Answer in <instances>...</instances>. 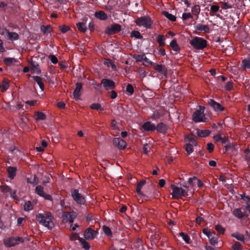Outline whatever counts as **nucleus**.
I'll return each instance as SVG.
<instances>
[{"label": "nucleus", "instance_id": "f257e3e1", "mask_svg": "<svg viewBox=\"0 0 250 250\" xmlns=\"http://www.w3.org/2000/svg\"><path fill=\"white\" fill-rule=\"evenodd\" d=\"M36 218L41 224L49 229H51L54 227V224L52 221L54 217L50 212H46L44 214L39 213L36 215Z\"/></svg>", "mask_w": 250, "mask_h": 250}, {"label": "nucleus", "instance_id": "f03ea898", "mask_svg": "<svg viewBox=\"0 0 250 250\" xmlns=\"http://www.w3.org/2000/svg\"><path fill=\"white\" fill-rule=\"evenodd\" d=\"M190 44L196 49H203L207 45L206 40L202 38L195 37L189 42Z\"/></svg>", "mask_w": 250, "mask_h": 250}, {"label": "nucleus", "instance_id": "7ed1b4c3", "mask_svg": "<svg viewBox=\"0 0 250 250\" xmlns=\"http://www.w3.org/2000/svg\"><path fill=\"white\" fill-rule=\"evenodd\" d=\"M135 22L138 26H143L146 28H150L151 27L152 21L150 18L148 16H143L137 18Z\"/></svg>", "mask_w": 250, "mask_h": 250}, {"label": "nucleus", "instance_id": "20e7f679", "mask_svg": "<svg viewBox=\"0 0 250 250\" xmlns=\"http://www.w3.org/2000/svg\"><path fill=\"white\" fill-rule=\"evenodd\" d=\"M71 196L74 200L78 204L84 205L85 200L84 197L79 192L78 189H74L71 190Z\"/></svg>", "mask_w": 250, "mask_h": 250}, {"label": "nucleus", "instance_id": "39448f33", "mask_svg": "<svg viewBox=\"0 0 250 250\" xmlns=\"http://www.w3.org/2000/svg\"><path fill=\"white\" fill-rule=\"evenodd\" d=\"M199 109L196 110L192 115V120L196 123L201 122L202 121V118L204 117L205 107L199 106Z\"/></svg>", "mask_w": 250, "mask_h": 250}, {"label": "nucleus", "instance_id": "423d86ee", "mask_svg": "<svg viewBox=\"0 0 250 250\" xmlns=\"http://www.w3.org/2000/svg\"><path fill=\"white\" fill-rule=\"evenodd\" d=\"M121 30V26L118 23L112 24L110 26L105 28V33L108 35L116 34Z\"/></svg>", "mask_w": 250, "mask_h": 250}, {"label": "nucleus", "instance_id": "0eeeda50", "mask_svg": "<svg viewBox=\"0 0 250 250\" xmlns=\"http://www.w3.org/2000/svg\"><path fill=\"white\" fill-rule=\"evenodd\" d=\"M101 84L106 90L113 89L116 86L115 83L111 80L108 79H103L101 81Z\"/></svg>", "mask_w": 250, "mask_h": 250}, {"label": "nucleus", "instance_id": "6e6552de", "mask_svg": "<svg viewBox=\"0 0 250 250\" xmlns=\"http://www.w3.org/2000/svg\"><path fill=\"white\" fill-rule=\"evenodd\" d=\"M83 89V83L81 82H77L76 83V88L73 93L74 98L76 100L80 99Z\"/></svg>", "mask_w": 250, "mask_h": 250}, {"label": "nucleus", "instance_id": "1a4fd4ad", "mask_svg": "<svg viewBox=\"0 0 250 250\" xmlns=\"http://www.w3.org/2000/svg\"><path fill=\"white\" fill-rule=\"evenodd\" d=\"M63 221L65 222H69L72 223L74 221V219L77 217L76 212L72 211L69 213L67 212H63L62 215Z\"/></svg>", "mask_w": 250, "mask_h": 250}, {"label": "nucleus", "instance_id": "9d476101", "mask_svg": "<svg viewBox=\"0 0 250 250\" xmlns=\"http://www.w3.org/2000/svg\"><path fill=\"white\" fill-rule=\"evenodd\" d=\"M98 234V231L88 228L84 231V237L86 240H93Z\"/></svg>", "mask_w": 250, "mask_h": 250}, {"label": "nucleus", "instance_id": "9b49d317", "mask_svg": "<svg viewBox=\"0 0 250 250\" xmlns=\"http://www.w3.org/2000/svg\"><path fill=\"white\" fill-rule=\"evenodd\" d=\"M113 143L119 149H124L126 146L125 141L120 138H114L113 140Z\"/></svg>", "mask_w": 250, "mask_h": 250}, {"label": "nucleus", "instance_id": "f8f14e48", "mask_svg": "<svg viewBox=\"0 0 250 250\" xmlns=\"http://www.w3.org/2000/svg\"><path fill=\"white\" fill-rule=\"evenodd\" d=\"M133 58L137 62H143V64L146 66L152 64V62L146 58L145 54L142 55L135 54L133 56Z\"/></svg>", "mask_w": 250, "mask_h": 250}, {"label": "nucleus", "instance_id": "ddd939ff", "mask_svg": "<svg viewBox=\"0 0 250 250\" xmlns=\"http://www.w3.org/2000/svg\"><path fill=\"white\" fill-rule=\"evenodd\" d=\"M209 105L215 111H221L224 109V107L219 103L212 99H209L208 102Z\"/></svg>", "mask_w": 250, "mask_h": 250}, {"label": "nucleus", "instance_id": "4468645a", "mask_svg": "<svg viewBox=\"0 0 250 250\" xmlns=\"http://www.w3.org/2000/svg\"><path fill=\"white\" fill-rule=\"evenodd\" d=\"M170 188L172 189V193H171L172 198L173 199H179L181 198V188L176 187L174 185H171Z\"/></svg>", "mask_w": 250, "mask_h": 250}, {"label": "nucleus", "instance_id": "2eb2a0df", "mask_svg": "<svg viewBox=\"0 0 250 250\" xmlns=\"http://www.w3.org/2000/svg\"><path fill=\"white\" fill-rule=\"evenodd\" d=\"M146 182L145 180H142L138 182L136 186V192L139 195H140L141 196H142L143 197L148 198V196L143 193V192L141 191V188L143 187V186L146 184Z\"/></svg>", "mask_w": 250, "mask_h": 250}, {"label": "nucleus", "instance_id": "dca6fc26", "mask_svg": "<svg viewBox=\"0 0 250 250\" xmlns=\"http://www.w3.org/2000/svg\"><path fill=\"white\" fill-rule=\"evenodd\" d=\"M154 69L159 73H162L167 77V70L164 65L156 64L154 66Z\"/></svg>", "mask_w": 250, "mask_h": 250}, {"label": "nucleus", "instance_id": "f3484780", "mask_svg": "<svg viewBox=\"0 0 250 250\" xmlns=\"http://www.w3.org/2000/svg\"><path fill=\"white\" fill-rule=\"evenodd\" d=\"M155 129H156L158 132L165 134L168 129V126L167 125L161 122L157 125Z\"/></svg>", "mask_w": 250, "mask_h": 250}, {"label": "nucleus", "instance_id": "a211bd4d", "mask_svg": "<svg viewBox=\"0 0 250 250\" xmlns=\"http://www.w3.org/2000/svg\"><path fill=\"white\" fill-rule=\"evenodd\" d=\"M142 128L144 129V130L147 131H152L156 129L155 125L153 124H151L150 122H147L144 123L142 125Z\"/></svg>", "mask_w": 250, "mask_h": 250}, {"label": "nucleus", "instance_id": "6ab92c4d", "mask_svg": "<svg viewBox=\"0 0 250 250\" xmlns=\"http://www.w3.org/2000/svg\"><path fill=\"white\" fill-rule=\"evenodd\" d=\"M7 171L8 174V177L11 179H13L16 175L17 168L16 167L10 166L7 168Z\"/></svg>", "mask_w": 250, "mask_h": 250}, {"label": "nucleus", "instance_id": "aec40b11", "mask_svg": "<svg viewBox=\"0 0 250 250\" xmlns=\"http://www.w3.org/2000/svg\"><path fill=\"white\" fill-rule=\"evenodd\" d=\"M195 30L197 31H204L205 33H208L210 31L208 25L201 24H198L195 26Z\"/></svg>", "mask_w": 250, "mask_h": 250}, {"label": "nucleus", "instance_id": "412c9836", "mask_svg": "<svg viewBox=\"0 0 250 250\" xmlns=\"http://www.w3.org/2000/svg\"><path fill=\"white\" fill-rule=\"evenodd\" d=\"M18 242H16V240L15 237L10 238L6 241H4V245L7 247H12L17 245Z\"/></svg>", "mask_w": 250, "mask_h": 250}, {"label": "nucleus", "instance_id": "4be33fe9", "mask_svg": "<svg viewBox=\"0 0 250 250\" xmlns=\"http://www.w3.org/2000/svg\"><path fill=\"white\" fill-rule=\"evenodd\" d=\"M95 16L101 20H106L107 19V15L103 11H99L96 12L95 13Z\"/></svg>", "mask_w": 250, "mask_h": 250}, {"label": "nucleus", "instance_id": "5701e85b", "mask_svg": "<svg viewBox=\"0 0 250 250\" xmlns=\"http://www.w3.org/2000/svg\"><path fill=\"white\" fill-rule=\"evenodd\" d=\"M211 236L209 239V243L211 245H215L218 243V235L215 231H212L211 232Z\"/></svg>", "mask_w": 250, "mask_h": 250}, {"label": "nucleus", "instance_id": "b1692460", "mask_svg": "<svg viewBox=\"0 0 250 250\" xmlns=\"http://www.w3.org/2000/svg\"><path fill=\"white\" fill-rule=\"evenodd\" d=\"M197 133L198 136L200 137H206L208 136L211 133L209 130H201L197 129Z\"/></svg>", "mask_w": 250, "mask_h": 250}, {"label": "nucleus", "instance_id": "393cba45", "mask_svg": "<svg viewBox=\"0 0 250 250\" xmlns=\"http://www.w3.org/2000/svg\"><path fill=\"white\" fill-rule=\"evenodd\" d=\"M243 208H235L233 211V214L237 218L241 219L243 218Z\"/></svg>", "mask_w": 250, "mask_h": 250}, {"label": "nucleus", "instance_id": "a878e982", "mask_svg": "<svg viewBox=\"0 0 250 250\" xmlns=\"http://www.w3.org/2000/svg\"><path fill=\"white\" fill-rule=\"evenodd\" d=\"M32 78L37 83L41 90H43L44 88V85L42 81V78L37 76H32Z\"/></svg>", "mask_w": 250, "mask_h": 250}, {"label": "nucleus", "instance_id": "bb28decb", "mask_svg": "<svg viewBox=\"0 0 250 250\" xmlns=\"http://www.w3.org/2000/svg\"><path fill=\"white\" fill-rule=\"evenodd\" d=\"M162 14L169 21H175L176 20V17L175 16L169 13L167 11H162Z\"/></svg>", "mask_w": 250, "mask_h": 250}, {"label": "nucleus", "instance_id": "cd10ccee", "mask_svg": "<svg viewBox=\"0 0 250 250\" xmlns=\"http://www.w3.org/2000/svg\"><path fill=\"white\" fill-rule=\"evenodd\" d=\"M196 137L193 134H191L190 136H188L186 137V141H188L189 143H191L192 145H194V146H196L197 145V142L196 140Z\"/></svg>", "mask_w": 250, "mask_h": 250}, {"label": "nucleus", "instance_id": "c85d7f7f", "mask_svg": "<svg viewBox=\"0 0 250 250\" xmlns=\"http://www.w3.org/2000/svg\"><path fill=\"white\" fill-rule=\"evenodd\" d=\"M30 63L32 66L31 70H33L34 72L36 71L37 74H40L41 73V70L39 67V64L33 61Z\"/></svg>", "mask_w": 250, "mask_h": 250}, {"label": "nucleus", "instance_id": "c756f323", "mask_svg": "<svg viewBox=\"0 0 250 250\" xmlns=\"http://www.w3.org/2000/svg\"><path fill=\"white\" fill-rule=\"evenodd\" d=\"M4 63L7 66H11L13 63L17 62H18L16 59L14 58H6L3 60Z\"/></svg>", "mask_w": 250, "mask_h": 250}, {"label": "nucleus", "instance_id": "7c9ffc66", "mask_svg": "<svg viewBox=\"0 0 250 250\" xmlns=\"http://www.w3.org/2000/svg\"><path fill=\"white\" fill-rule=\"evenodd\" d=\"M78 240L82 245L83 249L86 250H88L90 249V246L89 243L87 242L85 239L82 238H79Z\"/></svg>", "mask_w": 250, "mask_h": 250}, {"label": "nucleus", "instance_id": "2f4dec72", "mask_svg": "<svg viewBox=\"0 0 250 250\" xmlns=\"http://www.w3.org/2000/svg\"><path fill=\"white\" fill-rule=\"evenodd\" d=\"M213 139L217 142L221 141L222 144H225L227 142H229V139L228 138L225 137L222 138L220 135L217 134L213 136Z\"/></svg>", "mask_w": 250, "mask_h": 250}, {"label": "nucleus", "instance_id": "473e14b6", "mask_svg": "<svg viewBox=\"0 0 250 250\" xmlns=\"http://www.w3.org/2000/svg\"><path fill=\"white\" fill-rule=\"evenodd\" d=\"M9 86V81L4 79L2 82V84L0 85V88H1V91L4 92L8 88Z\"/></svg>", "mask_w": 250, "mask_h": 250}, {"label": "nucleus", "instance_id": "72a5a7b5", "mask_svg": "<svg viewBox=\"0 0 250 250\" xmlns=\"http://www.w3.org/2000/svg\"><path fill=\"white\" fill-rule=\"evenodd\" d=\"M41 30L44 34H47L51 32V26L50 25H47V26L42 25L41 26Z\"/></svg>", "mask_w": 250, "mask_h": 250}, {"label": "nucleus", "instance_id": "f704fd0d", "mask_svg": "<svg viewBox=\"0 0 250 250\" xmlns=\"http://www.w3.org/2000/svg\"><path fill=\"white\" fill-rule=\"evenodd\" d=\"M8 34V38L11 40H16L19 38L18 34L16 32H9L7 29H5Z\"/></svg>", "mask_w": 250, "mask_h": 250}, {"label": "nucleus", "instance_id": "c9c22d12", "mask_svg": "<svg viewBox=\"0 0 250 250\" xmlns=\"http://www.w3.org/2000/svg\"><path fill=\"white\" fill-rule=\"evenodd\" d=\"M78 29L81 32H85L86 31V26L84 22H79L76 24Z\"/></svg>", "mask_w": 250, "mask_h": 250}, {"label": "nucleus", "instance_id": "e433bc0d", "mask_svg": "<svg viewBox=\"0 0 250 250\" xmlns=\"http://www.w3.org/2000/svg\"><path fill=\"white\" fill-rule=\"evenodd\" d=\"M232 237H235L236 239L241 242H245V237L243 234H240L238 232L233 233L231 234Z\"/></svg>", "mask_w": 250, "mask_h": 250}, {"label": "nucleus", "instance_id": "4c0bfd02", "mask_svg": "<svg viewBox=\"0 0 250 250\" xmlns=\"http://www.w3.org/2000/svg\"><path fill=\"white\" fill-rule=\"evenodd\" d=\"M170 45L174 51H179L180 50V48L178 43H177L176 39L173 40L170 42Z\"/></svg>", "mask_w": 250, "mask_h": 250}, {"label": "nucleus", "instance_id": "58836bf2", "mask_svg": "<svg viewBox=\"0 0 250 250\" xmlns=\"http://www.w3.org/2000/svg\"><path fill=\"white\" fill-rule=\"evenodd\" d=\"M115 107L116 108L118 115H122L124 113L125 109L122 104H117Z\"/></svg>", "mask_w": 250, "mask_h": 250}, {"label": "nucleus", "instance_id": "ea45409f", "mask_svg": "<svg viewBox=\"0 0 250 250\" xmlns=\"http://www.w3.org/2000/svg\"><path fill=\"white\" fill-rule=\"evenodd\" d=\"M148 190L146 191V192L149 194H151L152 192H153V194L154 195H156V193L157 192L156 191L155 186L151 183L149 186L148 187Z\"/></svg>", "mask_w": 250, "mask_h": 250}, {"label": "nucleus", "instance_id": "a19ab883", "mask_svg": "<svg viewBox=\"0 0 250 250\" xmlns=\"http://www.w3.org/2000/svg\"><path fill=\"white\" fill-rule=\"evenodd\" d=\"M35 192L39 196H42L44 193L43 188L41 186H37L35 188Z\"/></svg>", "mask_w": 250, "mask_h": 250}, {"label": "nucleus", "instance_id": "79ce46f5", "mask_svg": "<svg viewBox=\"0 0 250 250\" xmlns=\"http://www.w3.org/2000/svg\"><path fill=\"white\" fill-rule=\"evenodd\" d=\"M165 37L163 35H159L157 38V42H158L160 46H163L165 44L164 41Z\"/></svg>", "mask_w": 250, "mask_h": 250}, {"label": "nucleus", "instance_id": "37998d69", "mask_svg": "<svg viewBox=\"0 0 250 250\" xmlns=\"http://www.w3.org/2000/svg\"><path fill=\"white\" fill-rule=\"evenodd\" d=\"M130 37L131 38L134 37L136 39H142L143 36L140 34V32L138 31H133L130 34Z\"/></svg>", "mask_w": 250, "mask_h": 250}, {"label": "nucleus", "instance_id": "c03bdc74", "mask_svg": "<svg viewBox=\"0 0 250 250\" xmlns=\"http://www.w3.org/2000/svg\"><path fill=\"white\" fill-rule=\"evenodd\" d=\"M37 117L36 118V120H44L46 119V115L42 112H36Z\"/></svg>", "mask_w": 250, "mask_h": 250}, {"label": "nucleus", "instance_id": "a18cd8bd", "mask_svg": "<svg viewBox=\"0 0 250 250\" xmlns=\"http://www.w3.org/2000/svg\"><path fill=\"white\" fill-rule=\"evenodd\" d=\"M90 108L92 109L99 110L103 111L104 109L102 107L101 105L99 103H94L90 105Z\"/></svg>", "mask_w": 250, "mask_h": 250}, {"label": "nucleus", "instance_id": "49530a36", "mask_svg": "<svg viewBox=\"0 0 250 250\" xmlns=\"http://www.w3.org/2000/svg\"><path fill=\"white\" fill-rule=\"evenodd\" d=\"M33 209L31 201H28L25 203L24 205V209L25 211H30Z\"/></svg>", "mask_w": 250, "mask_h": 250}, {"label": "nucleus", "instance_id": "de8ad7c7", "mask_svg": "<svg viewBox=\"0 0 250 250\" xmlns=\"http://www.w3.org/2000/svg\"><path fill=\"white\" fill-rule=\"evenodd\" d=\"M179 235L182 237L183 240L187 243H190V238L189 236L185 233L181 232L179 233Z\"/></svg>", "mask_w": 250, "mask_h": 250}, {"label": "nucleus", "instance_id": "09e8293b", "mask_svg": "<svg viewBox=\"0 0 250 250\" xmlns=\"http://www.w3.org/2000/svg\"><path fill=\"white\" fill-rule=\"evenodd\" d=\"M103 230L104 233L108 236H112V232L110 229L106 226L103 227Z\"/></svg>", "mask_w": 250, "mask_h": 250}, {"label": "nucleus", "instance_id": "8fccbe9b", "mask_svg": "<svg viewBox=\"0 0 250 250\" xmlns=\"http://www.w3.org/2000/svg\"><path fill=\"white\" fill-rule=\"evenodd\" d=\"M193 146L190 143H188L186 145V150L188 154H190L193 152Z\"/></svg>", "mask_w": 250, "mask_h": 250}, {"label": "nucleus", "instance_id": "3c124183", "mask_svg": "<svg viewBox=\"0 0 250 250\" xmlns=\"http://www.w3.org/2000/svg\"><path fill=\"white\" fill-rule=\"evenodd\" d=\"M191 11L193 14L197 15L200 12V6L198 5L194 6L191 9Z\"/></svg>", "mask_w": 250, "mask_h": 250}, {"label": "nucleus", "instance_id": "603ef678", "mask_svg": "<svg viewBox=\"0 0 250 250\" xmlns=\"http://www.w3.org/2000/svg\"><path fill=\"white\" fill-rule=\"evenodd\" d=\"M59 28L60 30L62 33H65L67 31L70 30V28L69 27V26L65 25H63L62 26H60L59 27Z\"/></svg>", "mask_w": 250, "mask_h": 250}, {"label": "nucleus", "instance_id": "864d4df0", "mask_svg": "<svg viewBox=\"0 0 250 250\" xmlns=\"http://www.w3.org/2000/svg\"><path fill=\"white\" fill-rule=\"evenodd\" d=\"M0 189L1 191L3 193H7L9 192H11V190L10 188L7 185L1 186L0 187Z\"/></svg>", "mask_w": 250, "mask_h": 250}, {"label": "nucleus", "instance_id": "5fc2aeb1", "mask_svg": "<svg viewBox=\"0 0 250 250\" xmlns=\"http://www.w3.org/2000/svg\"><path fill=\"white\" fill-rule=\"evenodd\" d=\"M215 228L216 230L221 234H223L225 231V229L219 224L216 225Z\"/></svg>", "mask_w": 250, "mask_h": 250}, {"label": "nucleus", "instance_id": "6e6d98bb", "mask_svg": "<svg viewBox=\"0 0 250 250\" xmlns=\"http://www.w3.org/2000/svg\"><path fill=\"white\" fill-rule=\"evenodd\" d=\"M233 87V82L232 81H229L227 83L225 88L227 91H229L232 89Z\"/></svg>", "mask_w": 250, "mask_h": 250}, {"label": "nucleus", "instance_id": "4d7b16f0", "mask_svg": "<svg viewBox=\"0 0 250 250\" xmlns=\"http://www.w3.org/2000/svg\"><path fill=\"white\" fill-rule=\"evenodd\" d=\"M242 245L240 243L238 242H236L234 245H232V248L234 250H242L241 247Z\"/></svg>", "mask_w": 250, "mask_h": 250}, {"label": "nucleus", "instance_id": "13d9d810", "mask_svg": "<svg viewBox=\"0 0 250 250\" xmlns=\"http://www.w3.org/2000/svg\"><path fill=\"white\" fill-rule=\"evenodd\" d=\"M126 91L132 95L134 92V88L131 84H128L126 86Z\"/></svg>", "mask_w": 250, "mask_h": 250}, {"label": "nucleus", "instance_id": "bf43d9fd", "mask_svg": "<svg viewBox=\"0 0 250 250\" xmlns=\"http://www.w3.org/2000/svg\"><path fill=\"white\" fill-rule=\"evenodd\" d=\"M27 182L28 183H30V184H32L33 185H37L39 183V179H38V177L35 175H34V179H33V182L30 181L29 180V179H27Z\"/></svg>", "mask_w": 250, "mask_h": 250}, {"label": "nucleus", "instance_id": "052dcab7", "mask_svg": "<svg viewBox=\"0 0 250 250\" xmlns=\"http://www.w3.org/2000/svg\"><path fill=\"white\" fill-rule=\"evenodd\" d=\"M137 72L142 77H145L146 76V71L142 68H139L137 70Z\"/></svg>", "mask_w": 250, "mask_h": 250}, {"label": "nucleus", "instance_id": "680f3d73", "mask_svg": "<svg viewBox=\"0 0 250 250\" xmlns=\"http://www.w3.org/2000/svg\"><path fill=\"white\" fill-rule=\"evenodd\" d=\"M49 58L50 59L51 62L54 64H56L58 62V59L54 55H50L49 56Z\"/></svg>", "mask_w": 250, "mask_h": 250}, {"label": "nucleus", "instance_id": "e2e57ef3", "mask_svg": "<svg viewBox=\"0 0 250 250\" xmlns=\"http://www.w3.org/2000/svg\"><path fill=\"white\" fill-rule=\"evenodd\" d=\"M203 233L206 234L208 238H210V237L211 236V231L208 230L207 228L204 229H203Z\"/></svg>", "mask_w": 250, "mask_h": 250}, {"label": "nucleus", "instance_id": "0e129e2a", "mask_svg": "<svg viewBox=\"0 0 250 250\" xmlns=\"http://www.w3.org/2000/svg\"><path fill=\"white\" fill-rule=\"evenodd\" d=\"M207 149L209 153L212 152L214 149V145L213 144L210 143L207 144Z\"/></svg>", "mask_w": 250, "mask_h": 250}, {"label": "nucleus", "instance_id": "69168bd1", "mask_svg": "<svg viewBox=\"0 0 250 250\" xmlns=\"http://www.w3.org/2000/svg\"><path fill=\"white\" fill-rule=\"evenodd\" d=\"M192 16L189 13H185L183 14L182 18L184 20H186L188 18H192Z\"/></svg>", "mask_w": 250, "mask_h": 250}, {"label": "nucleus", "instance_id": "338daca9", "mask_svg": "<svg viewBox=\"0 0 250 250\" xmlns=\"http://www.w3.org/2000/svg\"><path fill=\"white\" fill-rule=\"evenodd\" d=\"M241 199L243 200L247 203H249L250 201V198L248 196H245L244 194H241Z\"/></svg>", "mask_w": 250, "mask_h": 250}, {"label": "nucleus", "instance_id": "774afa93", "mask_svg": "<svg viewBox=\"0 0 250 250\" xmlns=\"http://www.w3.org/2000/svg\"><path fill=\"white\" fill-rule=\"evenodd\" d=\"M219 9V7L218 5H212L211 6L210 10L213 12H217Z\"/></svg>", "mask_w": 250, "mask_h": 250}]
</instances>
